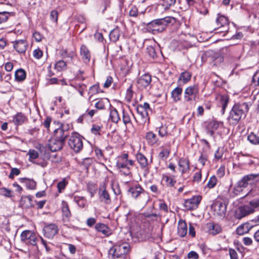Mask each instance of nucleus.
I'll use <instances>...</instances> for the list:
<instances>
[{"label": "nucleus", "instance_id": "1", "mask_svg": "<svg viewBox=\"0 0 259 259\" xmlns=\"http://www.w3.org/2000/svg\"><path fill=\"white\" fill-rule=\"evenodd\" d=\"M249 105L247 103L238 104L233 106L230 111L228 120L230 124L235 125L238 123L242 116L245 117L248 112Z\"/></svg>", "mask_w": 259, "mask_h": 259}, {"label": "nucleus", "instance_id": "2", "mask_svg": "<svg viewBox=\"0 0 259 259\" xmlns=\"http://www.w3.org/2000/svg\"><path fill=\"white\" fill-rule=\"evenodd\" d=\"M259 181V174H251L244 176L238 181L233 188V193L237 195L249 185H253Z\"/></svg>", "mask_w": 259, "mask_h": 259}, {"label": "nucleus", "instance_id": "3", "mask_svg": "<svg viewBox=\"0 0 259 259\" xmlns=\"http://www.w3.org/2000/svg\"><path fill=\"white\" fill-rule=\"evenodd\" d=\"M130 250V245L126 242L116 244L109 250L112 259H125Z\"/></svg>", "mask_w": 259, "mask_h": 259}, {"label": "nucleus", "instance_id": "4", "mask_svg": "<svg viewBox=\"0 0 259 259\" xmlns=\"http://www.w3.org/2000/svg\"><path fill=\"white\" fill-rule=\"evenodd\" d=\"M151 111L149 104L146 102L143 104L138 105L137 107V111L139 117H135L137 122L140 125H143L147 120H149L148 116L149 112Z\"/></svg>", "mask_w": 259, "mask_h": 259}, {"label": "nucleus", "instance_id": "5", "mask_svg": "<svg viewBox=\"0 0 259 259\" xmlns=\"http://www.w3.org/2000/svg\"><path fill=\"white\" fill-rule=\"evenodd\" d=\"M68 145L75 152H79L83 148L82 137L77 133L72 134L68 140Z\"/></svg>", "mask_w": 259, "mask_h": 259}, {"label": "nucleus", "instance_id": "6", "mask_svg": "<svg viewBox=\"0 0 259 259\" xmlns=\"http://www.w3.org/2000/svg\"><path fill=\"white\" fill-rule=\"evenodd\" d=\"M128 155L127 153H124L118 157L116 165L118 168H126L127 171L124 172L126 175H128L130 172V166H133L135 161L131 159H128Z\"/></svg>", "mask_w": 259, "mask_h": 259}, {"label": "nucleus", "instance_id": "7", "mask_svg": "<svg viewBox=\"0 0 259 259\" xmlns=\"http://www.w3.org/2000/svg\"><path fill=\"white\" fill-rule=\"evenodd\" d=\"M21 240L26 244L34 246L37 243L38 238L33 232L25 230L21 234Z\"/></svg>", "mask_w": 259, "mask_h": 259}, {"label": "nucleus", "instance_id": "8", "mask_svg": "<svg viewBox=\"0 0 259 259\" xmlns=\"http://www.w3.org/2000/svg\"><path fill=\"white\" fill-rule=\"evenodd\" d=\"M199 93L198 85L194 84L187 87L184 92V99L189 102L194 101Z\"/></svg>", "mask_w": 259, "mask_h": 259}, {"label": "nucleus", "instance_id": "9", "mask_svg": "<svg viewBox=\"0 0 259 259\" xmlns=\"http://www.w3.org/2000/svg\"><path fill=\"white\" fill-rule=\"evenodd\" d=\"M151 76L148 74H145L140 76L137 81V85L139 89H150L151 87Z\"/></svg>", "mask_w": 259, "mask_h": 259}, {"label": "nucleus", "instance_id": "10", "mask_svg": "<svg viewBox=\"0 0 259 259\" xmlns=\"http://www.w3.org/2000/svg\"><path fill=\"white\" fill-rule=\"evenodd\" d=\"M147 29L153 34L162 32L165 29L162 23L161 22L159 19L153 20L148 23L147 25Z\"/></svg>", "mask_w": 259, "mask_h": 259}, {"label": "nucleus", "instance_id": "11", "mask_svg": "<svg viewBox=\"0 0 259 259\" xmlns=\"http://www.w3.org/2000/svg\"><path fill=\"white\" fill-rule=\"evenodd\" d=\"M202 197L200 195L195 196L185 201L184 206L187 210L195 209L198 207Z\"/></svg>", "mask_w": 259, "mask_h": 259}, {"label": "nucleus", "instance_id": "12", "mask_svg": "<svg viewBox=\"0 0 259 259\" xmlns=\"http://www.w3.org/2000/svg\"><path fill=\"white\" fill-rule=\"evenodd\" d=\"M136 159L142 169L146 171L149 170L151 164L152 162V159L148 161L147 158L141 153L136 154Z\"/></svg>", "mask_w": 259, "mask_h": 259}, {"label": "nucleus", "instance_id": "13", "mask_svg": "<svg viewBox=\"0 0 259 259\" xmlns=\"http://www.w3.org/2000/svg\"><path fill=\"white\" fill-rule=\"evenodd\" d=\"M67 129L64 125H61L59 128L54 130L53 138L61 140L62 142H65L66 138L68 136Z\"/></svg>", "mask_w": 259, "mask_h": 259}, {"label": "nucleus", "instance_id": "14", "mask_svg": "<svg viewBox=\"0 0 259 259\" xmlns=\"http://www.w3.org/2000/svg\"><path fill=\"white\" fill-rule=\"evenodd\" d=\"M64 142H62L61 140L58 139L52 138L48 142V147L52 152H56L60 150L62 147Z\"/></svg>", "mask_w": 259, "mask_h": 259}, {"label": "nucleus", "instance_id": "15", "mask_svg": "<svg viewBox=\"0 0 259 259\" xmlns=\"http://www.w3.org/2000/svg\"><path fill=\"white\" fill-rule=\"evenodd\" d=\"M128 191L131 193L132 196L135 198H138L140 195L147 196L144 190L139 184L132 186L128 189Z\"/></svg>", "mask_w": 259, "mask_h": 259}, {"label": "nucleus", "instance_id": "16", "mask_svg": "<svg viewBox=\"0 0 259 259\" xmlns=\"http://www.w3.org/2000/svg\"><path fill=\"white\" fill-rule=\"evenodd\" d=\"M58 229L57 226L54 224H50L44 228V232L45 236L48 238L52 239L58 233Z\"/></svg>", "mask_w": 259, "mask_h": 259}, {"label": "nucleus", "instance_id": "17", "mask_svg": "<svg viewBox=\"0 0 259 259\" xmlns=\"http://www.w3.org/2000/svg\"><path fill=\"white\" fill-rule=\"evenodd\" d=\"M215 213L220 217H224L226 212V205L221 201H216L213 205Z\"/></svg>", "mask_w": 259, "mask_h": 259}, {"label": "nucleus", "instance_id": "18", "mask_svg": "<svg viewBox=\"0 0 259 259\" xmlns=\"http://www.w3.org/2000/svg\"><path fill=\"white\" fill-rule=\"evenodd\" d=\"M216 23L218 28H224V31H228L229 22L227 17L220 14L218 15L216 18Z\"/></svg>", "mask_w": 259, "mask_h": 259}, {"label": "nucleus", "instance_id": "19", "mask_svg": "<svg viewBox=\"0 0 259 259\" xmlns=\"http://www.w3.org/2000/svg\"><path fill=\"white\" fill-rule=\"evenodd\" d=\"M99 197L101 200L105 203L108 204L110 202V198L109 193L106 190L104 185L100 186L99 190Z\"/></svg>", "mask_w": 259, "mask_h": 259}, {"label": "nucleus", "instance_id": "20", "mask_svg": "<svg viewBox=\"0 0 259 259\" xmlns=\"http://www.w3.org/2000/svg\"><path fill=\"white\" fill-rule=\"evenodd\" d=\"M27 47V43L26 40L21 39L17 40L14 42V47L15 49L19 53H24Z\"/></svg>", "mask_w": 259, "mask_h": 259}, {"label": "nucleus", "instance_id": "21", "mask_svg": "<svg viewBox=\"0 0 259 259\" xmlns=\"http://www.w3.org/2000/svg\"><path fill=\"white\" fill-rule=\"evenodd\" d=\"M187 233V226L186 222L181 220L178 222V234L181 237H184Z\"/></svg>", "mask_w": 259, "mask_h": 259}, {"label": "nucleus", "instance_id": "22", "mask_svg": "<svg viewBox=\"0 0 259 259\" xmlns=\"http://www.w3.org/2000/svg\"><path fill=\"white\" fill-rule=\"evenodd\" d=\"M145 138L149 144L151 145L159 144V140L156 134L152 132H147L145 135Z\"/></svg>", "mask_w": 259, "mask_h": 259}, {"label": "nucleus", "instance_id": "23", "mask_svg": "<svg viewBox=\"0 0 259 259\" xmlns=\"http://www.w3.org/2000/svg\"><path fill=\"white\" fill-rule=\"evenodd\" d=\"M122 119L123 124L126 125L127 124L132 123V117H135L134 114L131 111H126L122 109Z\"/></svg>", "mask_w": 259, "mask_h": 259}, {"label": "nucleus", "instance_id": "24", "mask_svg": "<svg viewBox=\"0 0 259 259\" xmlns=\"http://www.w3.org/2000/svg\"><path fill=\"white\" fill-rule=\"evenodd\" d=\"M253 225L249 223H245L240 225L237 229V233L238 235H243L248 233L252 228Z\"/></svg>", "mask_w": 259, "mask_h": 259}, {"label": "nucleus", "instance_id": "25", "mask_svg": "<svg viewBox=\"0 0 259 259\" xmlns=\"http://www.w3.org/2000/svg\"><path fill=\"white\" fill-rule=\"evenodd\" d=\"M96 229L106 236H109L111 234V230L106 225L102 223H98L95 226Z\"/></svg>", "mask_w": 259, "mask_h": 259}, {"label": "nucleus", "instance_id": "26", "mask_svg": "<svg viewBox=\"0 0 259 259\" xmlns=\"http://www.w3.org/2000/svg\"><path fill=\"white\" fill-rule=\"evenodd\" d=\"M80 53L83 61L85 63H88L91 59V55L90 51L85 45H83L81 46Z\"/></svg>", "mask_w": 259, "mask_h": 259}, {"label": "nucleus", "instance_id": "27", "mask_svg": "<svg viewBox=\"0 0 259 259\" xmlns=\"http://www.w3.org/2000/svg\"><path fill=\"white\" fill-rule=\"evenodd\" d=\"M180 170L182 174L187 172L189 169V161L186 158H181L179 161Z\"/></svg>", "mask_w": 259, "mask_h": 259}, {"label": "nucleus", "instance_id": "28", "mask_svg": "<svg viewBox=\"0 0 259 259\" xmlns=\"http://www.w3.org/2000/svg\"><path fill=\"white\" fill-rule=\"evenodd\" d=\"M32 199V197L30 195L22 196L20 201L22 206L25 208L33 206Z\"/></svg>", "mask_w": 259, "mask_h": 259}, {"label": "nucleus", "instance_id": "29", "mask_svg": "<svg viewBox=\"0 0 259 259\" xmlns=\"http://www.w3.org/2000/svg\"><path fill=\"white\" fill-rule=\"evenodd\" d=\"M27 120V118L24 114L18 113L13 117V122L15 125H20L23 123Z\"/></svg>", "mask_w": 259, "mask_h": 259}, {"label": "nucleus", "instance_id": "30", "mask_svg": "<svg viewBox=\"0 0 259 259\" xmlns=\"http://www.w3.org/2000/svg\"><path fill=\"white\" fill-rule=\"evenodd\" d=\"M192 74L188 71H184L181 73L178 82H182L183 84H186L189 81L191 78Z\"/></svg>", "mask_w": 259, "mask_h": 259}, {"label": "nucleus", "instance_id": "31", "mask_svg": "<svg viewBox=\"0 0 259 259\" xmlns=\"http://www.w3.org/2000/svg\"><path fill=\"white\" fill-rule=\"evenodd\" d=\"M207 225L208 228V232L210 234L215 235L221 232V227L218 224L208 223Z\"/></svg>", "mask_w": 259, "mask_h": 259}, {"label": "nucleus", "instance_id": "32", "mask_svg": "<svg viewBox=\"0 0 259 259\" xmlns=\"http://www.w3.org/2000/svg\"><path fill=\"white\" fill-rule=\"evenodd\" d=\"M26 72L22 69H19L15 71V78L17 81H23L26 78Z\"/></svg>", "mask_w": 259, "mask_h": 259}, {"label": "nucleus", "instance_id": "33", "mask_svg": "<svg viewBox=\"0 0 259 259\" xmlns=\"http://www.w3.org/2000/svg\"><path fill=\"white\" fill-rule=\"evenodd\" d=\"M21 183H25L27 189L34 190L36 188V182L33 180L27 179L26 178L20 179Z\"/></svg>", "mask_w": 259, "mask_h": 259}, {"label": "nucleus", "instance_id": "34", "mask_svg": "<svg viewBox=\"0 0 259 259\" xmlns=\"http://www.w3.org/2000/svg\"><path fill=\"white\" fill-rule=\"evenodd\" d=\"M182 88L177 87L171 92V97L175 102L179 101L181 100V96L182 93Z\"/></svg>", "mask_w": 259, "mask_h": 259}, {"label": "nucleus", "instance_id": "35", "mask_svg": "<svg viewBox=\"0 0 259 259\" xmlns=\"http://www.w3.org/2000/svg\"><path fill=\"white\" fill-rule=\"evenodd\" d=\"M229 102V97L227 95H222L220 97V103L222 106V113H225L226 107L228 106Z\"/></svg>", "mask_w": 259, "mask_h": 259}, {"label": "nucleus", "instance_id": "36", "mask_svg": "<svg viewBox=\"0 0 259 259\" xmlns=\"http://www.w3.org/2000/svg\"><path fill=\"white\" fill-rule=\"evenodd\" d=\"M109 119L114 123H117L120 120L119 115L115 108L110 110Z\"/></svg>", "mask_w": 259, "mask_h": 259}, {"label": "nucleus", "instance_id": "37", "mask_svg": "<svg viewBox=\"0 0 259 259\" xmlns=\"http://www.w3.org/2000/svg\"><path fill=\"white\" fill-rule=\"evenodd\" d=\"M62 216L63 218H65L66 220L68 221L71 216V212L69 209L68 205L66 202H62Z\"/></svg>", "mask_w": 259, "mask_h": 259}, {"label": "nucleus", "instance_id": "38", "mask_svg": "<svg viewBox=\"0 0 259 259\" xmlns=\"http://www.w3.org/2000/svg\"><path fill=\"white\" fill-rule=\"evenodd\" d=\"M109 104V100L107 98H101L95 104V107L100 110L104 109L105 105Z\"/></svg>", "mask_w": 259, "mask_h": 259}, {"label": "nucleus", "instance_id": "39", "mask_svg": "<svg viewBox=\"0 0 259 259\" xmlns=\"http://www.w3.org/2000/svg\"><path fill=\"white\" fill-rule=\"evenodd\" d=\"M73 199L74 201L80 207L83 208L87 205V201L83 196H74Z\"/></svg>", "mask_w": 259, "mask_h": 259}, {"label": "nucleus", "instance_id": "40", "mask_svg": "<svg viewBox=\"0 0 259 259\" xmlns=\"http://www.w3.org/2000/svg\"><path fill=\"white\" fill-rule=\"evenodd\" d=\"M119 36L120 31L118 28H115L110 32L109 38L110 40L113 42L118 40Z\"/></svg>", "mask_w": 259, "mask_h": 259}, {"label": "nucleus", "instance_id": "41", "mask_svg": "<svg viewBox=\"0 0 259 259\" xmlns=\"http://www.w3.org/2000/svg\"><path fill=\"white\" fill-rule=\"evenodd\" d=\"M170 154V149L166 148H161V151L158 154V158L162 160H166Z\"/></svg>", "mask_w": 259, "mask_h": 259}, {"label": "nucleus", "instance_id": "42", "mask_svg": "<svg viewBox=\"0 0 259 259\" xmlns=\"http://www.w3.org/2000/svg\"><path fill=\"white\" fill-rule=\"evenodd\" d=\"M240 211L243 216H245L254 211L253 208L250 205H245L240 208Z\"/></svg>", "mask_w": 259, "mask_h": 259}, {"label": "nucleus", "instance_id": "43", "mask_svg": "<svg viewBox=\"0 0 259 259\" xmlns=\"http://www.w3.org/2000/svg\"><path fill=\"white\" fill-rule=\"evenodd\" d=\"M218 183V179L215 176H212L209 179L205 188L209 189H212L215 187Z\"/></svg>", "mask_w": 259, "mask_h": 259}, {"label": "nucleus", "instance_id": "44", "mask_svg": "<svg viewBox=\"0 0 259 259\" xmlns=\"http://www.w3.org/2000/svg\"><path fill=\"white\" fill-rule=\"evenodd\" d=\"M0 194L8 198H12L14 196L13 191L5 187H3L0 189Z\"/></svg>", "mask_w": 259, "mask_h": 259}, {"label": "nucleus", "instance_id": "45", "mask_svg": "<svg viewBox=\"0 0 259 259\" xmlns=\"http://www.w3.org/2000/svg\"><path fill=\"white\" fill-rule=\"evenodd\" d=\"M163 179L165 181L167 186L169 187H174L176 181L171 177L167 175L163 176Z\"/></svg>", "mask_w": 259, "mask_h": 259}, {"label": "nucleus", "instance_id": "46", "mask_svg": "<svg viewBox=\"0 0 259 259\" xmlns=\"http://www.w3.org/2000/svg\"><path fill=\"white\" fill-rule=\"evenodd\" d=\"M221 124H223V123L216 120H211L208 123L206 129H212L214 131L217 130Z\"/></svg>", "mask_w": 259, "mask_h": 259}, {"label": "nucleus", "instance_id": "47", "mask_svg": "<svg viewBox=\"0 0 259 259\" xmlns=\"http://www.w3.org/2000/svg\"><path fill=\"white\" fill-rule=\"evenodd\" d=\"M67 65L66 62L63 60H59L57 62L55 65V68L58 71H61L66 68Z\"/></svg>", "mask_w": 259, "mask_h": 259}, {"label": "nucleus", "instance_id": "48", "mask_svg": "<svg viewBox=\"0 0 259 259\" xmlns=\"http://www.w3.org/2000/svg\"><path fill=\"white\" fill-rule=\"evenodd\" d=\"M176 0H162V5L165 9H168L175 5Z\"/></svg>", "mask_w": 259, "mask_h": 259}, {"label": "nucleus", "instance_id": "49", "mask_svg": "<svg viewBox=\"0 0 259 259\" xmlns=\"http://www.w3.org/2000/svg\"><path fill=\"white\" fill-rule=\"evenodd\" d=\"M248 140L253 144L256 145L259 144V137L252 133L248 135Z\"/></svg>", "mask_w": 259, "mask_h": 259}, {"label": "nucleus", "instance_id": "50", "mask_svg": "<svg viewBox=\"0 0 259 259\" xmlns=\"http://www.w3.org/2000/svg\"><path fill=\"white\" fill-rule=\"evenodd\" d=\"M159 135L161 137H164L167 135V127L165 125H162L160 127L157 128Z\"/></svg>", "mask_w": 259, "mask_h": 259}, {"label": "nucleus", "instance_id": "51", "mask_svg": "<svg viewBox=\"0 0 259 259\" xmlns=\"http://www.w3.org/2000/svg\"><path fill=\"white\" fill-rule=\"evenodd\" d=\"M147 53L151 58L154 59L157 57L155 49L152 46L147 48Z\"/></svg>", "mask_w": 259, "mask_h": 259}, {"label": "nucleus", "instance_id": "52", "mask_svg": "<svg viewBox=\"0 0 259 259\" xmlns=\"http://www.w3.org/2000/svg\"><path fill=\"white\" fill-rule=\"evenodd\" d=\"M10 13L8 12H0V23L5 22L10 17Z\"/></svg>", "mask_w": 259, "mask_h": 259}, {"label": "nucleus", "instance_id": "53", "mask_svg": "<svg viewBox=\"0 0 259 259\" xmlns=\"http://www.w3.org/2000/svg\"><path fill=\"white\" fill-rule=\"evenodd\" d=\"M28 154L29 156L30 161H32V160H34L38 157V152L34 149L29 150Z\"/></svg>", "mask_w": 259, "mask_h": 259}, {"label": "nucleus", "instance_id": "54", "mask_svg": "<svg viewBox=\"0 0 259 259\" xmlns=\"http://www.w3.org/2000/svg\"><path fill=\"white\" fill-rule=\"evenodd\" d=\"M67 184V183L64 179L58 183L57 188L59 193H61L65 188Z\"/></svg>", "mask_w": 259, "mask_h": 259}, {"label": "nucleus", "instance_id": "55", "mask_svg": "<svg viewBox=\"0 0 259 259\" xmlns=\"http://www.w3.org/2000/svg\"><path fill=\"white\" fill-rule=\"evenodd\" d=\"M138 8L135 6H133L130 10L129 15L131 17H136L138 15Z\"/></svg>", "mask_w": 259, "mask_h": 259}, {"label": "nucleus", "instance_id": "56", "mask_svg": "<svg viewBox=\"0 0 259 259\" xmlns=\"http://www.w3.org/2000/svg\"><path fill=\"white\" fill-rule=\"evenodd\" d=\"M20 173V170L17 168H13L11 169V172L9 176V178L13 179L15 176H18Z\"/></svg>", "mask_w": 259, "mask_h": 259}, {"label": "nucleus", "instance_id": "57", "mask_svg": "<svg viewBox=\"0 0 259 259\" xmlns=\"http://www.w3.org/2000/svg\"><path fill=\"white\" fill-rule=\"evenodd\" d=\"M58 18V13L56 10H53L50 14V19L54 22H57Z\"/></svg>", "mask_w": 259, "mask_h": 259}, {"label": "nucleus", "instance_id": "58", "mask_svg": "<svg viewBox=\"0 0 259 259\" xmlns=\"http://www.w3.org/2000/svg\"><path fill=\"white\" fill-rule=\"evenodd\" d=\"M42 51L39 48L35 49L33 53L34 57L37 59H40L42 56Z\"/></svg>", "mask_w": 259, "mask_h": 259}, {"label": "nucleus", "instance_id": "59", "mask_svg": "<svg viewBox=\"0 0 259 259\" xmlns=\"http://www.w3.org/2000/svg\"><path fill=\"white\" fill-rule=\"evenodd\" d=\"M173 19L172 17H166L162 19H159L162 24L163 25V27L165 29L166 26L171 22V20Z\"/></svg>", "mask_w": 259, "mask_h": 259}, {"label": "nucleus", "instance_id": "60", "mask_svg": "<svg viewBox=\"0 0 259 259\" xmlns=\"http://www.w3.org/2000/svg\"><path fill=\"white\" fill-rule=\"evenodd\" d=\"M249 204L251 205V206L253 208V209L255 210V209L259 207V198L256 199H254L251 200Z\"/></svg>", "mask_w": 259, "mask_h": 259}, {"label": "nucleus", "instance_id": "61", "mask_svg": "<svg viewBox=\"0 0 259 259\" xmlns=\"http://www.w3.org/2000/svg\"><path fill=\"white\" fill-rule=\"evenodd\" d=\"M50 159L53 162L58 163L61 161V158L56 153L52 154L50 156Z\"/></svg>", "mask_w": 259, "mask_h": 259}, {"label": "nucleus", "instance_id": "62", "mask_svg": "<svg viewBox=\"0 0 259 259\" xmlns=\"http://www.w3.org/2000/svg\"><path fill=\"white\" fill-rule=\"evenodd\" d=\"M52 121V118L51 117L48 116L46 118L44 121L43 122V125L48 130H49L50 123Z\"/></svg>", "mask_w": 259, "mask_h": 259}, {"label": "nucleus", "instance_id": "63", "mask_svg": "<svg viewBox=\"0 0 259 259\" xmlns=\"http://www.w3.org/2000/svg\"><path fill=\"white\" fill-rule=\"evenodd\" d=\"M201 172L200 170H198V171L196 172L193 176V181L199 182L200 181L201 179Z\"/></svg>", "mask_w": 259, "mask_h": 259}, {"label": "nucleus", "instance_id": "64", "mask_svg": "<svg viewBox=\"0 0 259 259\" xmlns=\"http://www.w3.org/2000/svg\"><path fill=\"white\" fill-rule=\"evenodd\" d=\"M229 252L231 259H238L237 253L234 249H229Z\"/></svg>", "mask_w": 259, "mask_h": 259}]
</instances>
